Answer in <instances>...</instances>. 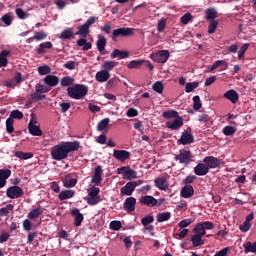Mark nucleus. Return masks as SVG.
Returning <instances> with one entry per match:
<instances>
[{"label":"nucleus","mask_w":256,"mask_h":256,"mask_svg":"<svg viewBox=\"0 0 256 256\" xmlns=\"http://www.w3.org/2000/svg\"><path fill=\"white\" fill-rule=\"evenodd\" d=\"M79 147H81L79 141L58 144L51 148V157L54 161H63V159H67L69 153L79 151Z\"/></svg>","instance_id":"1"},{"label":"nucleus","mask_w":256,"mask_h":256,"mask_svg":"<svg viewBox=\"0 0 256 256\" xmlns=\"http://www.w3.org/2000/svg\"><path fill=\"white\" fill-rule=\"evenodd\" d=\"M67 93L70 99H76L77 101H79L80 99H84L85 97H87V93H89V88L83 84H75L67 88Z\"/></svg>","instance_id":"2"},{"label":"nucleus","mask_w":256,"mask_h":256,"mask_svg":"<svg viewBox=\"0 0 256 256\" xmlns=\"http://www.w3.org/2000/svg\"><path fill=\"white\" fill-rule=\"evenodd\" d=\"M97 21H99V17L90 16L87 19V21L78 28L76 35H80L81 37H87V35H89V33H91V30H89L91 25H95V23H97Z\"/></svg>","instance_id":"3"},{"label":"nucleus","mask_w":256,"mask_h":256,"mask_svg":"<svg viewBox=\"0 0 256 256\" xmlns=\"http://www.w3.org/2000/svg\"><path fill=\"white\" fill-rule=\"evenodd\" d=\"M174 161H178L182 165H189L193 161V153L191 150L180 149L179 154L174 157Z\"/></svg>","instance_id":"4"},{"label":"nucleus","mask_w":256,"mask_h":256,"mask_svg":"<svg viewBox=\"0 0 256 256\" xmlns=\"http://www.w3.org/2000/svg\"><path fill=\"white\" fill-rule=\"evenodd\" d=\"M206 167L209 169H218L219 167H225V161L214 156H206L203 159Z\"/></svg>","instance_id":"5"},{"label":"nucleus","mask_w":256,"mask_h":256,"mask_svg":"<svg viewBox=\"0 0 256 256\" xmlns=\"http://www.w3.org/2000/svg\"><path fill=\"white\" fill-rule=\"evenodd\" d=\"M134 33V28H118L112 31L111 39L112 41H117L119 37H131Z\"/></svg>","instance_id":"6"},{"label":"nucleus","mask_w":256,"mask_h":256,"mask_svg":"<svg viewBox=\"0 0 256 256\" xmlns=\"http://www.w3.org/2000/svg\"><path fill=\"white\" fill-rule=\"evenodd\" d=\"M100 191L101 190L95 186L88 189V205H97L98 203H101V197H99Z\"/></svg>","instance_id":"7"},{"label":"nucleus","mask_w":256,"mask_h":256,"mask_svg":"<svg viewBox=\"0 0 256 256\" xmlns=\"http://www.w3.org/2000/svg\"><path fill=\"white\" fill-rule=\"evenodd\" d=\"M169 56V50H160L156 53H152L150 55V58L156 63H167V61L169 60Z\"/></svg>","instance_id":"8"},{"label":"nucleus","mask_w":256,"mask_h":256,"mask_svg":"<svg viewBox=\"0 0 256 256\" xmlns=\"http://www.w3.org/2000/svg\"><path fill=\"white\" fill-rule=\"evenodd\" d=\"M195 141L193 134L191 133V128H187L181 134L180 139L177 141L178 145H191Z\"/></svg>","instance_id":"9"},{"label":"nucleus","mask_w":256,"mask_h":256,"mask_svg":"<svg viewBox=\"0 0 256 256\" xmlns=\"http://www.w3.org/2000/svg\"><path fill=\"white\" fill-rule=\"evenodd\" d=\"M6 195L9 199H19V197H23L24 195L23 188L19 186H11L7 189Z\"/></svg>","instance_id":"10"},{"label":"nucleus","mask_w":256,"mask_h":256,"mask_svg":"<svg viewBox=\"0 0 256 256\" xmlns=\"http://www.w3.org/2000/svg\"><path fill=\"white\" fill-rule=\"evenodd\" d=\"M113 157L114 159H117V161L125 163L127 159H131V153L127 150H114Z\"/></svg>","instance_id":"11"},{"label":"nucleus","mask_w":256,"mask_h":256,"mask_svg":"<svg viewBox=\"0 0 256 256\" xmlns=\"http://www.w3.org/2000/svg\"><path fill=\"white\" fill-rule=\"evenodd\" d=\"M155 187L160 191H167L169 189V182H167V176H159L154 180Z\"/></svg>","instance_id":"12"},{"label":"nucleus","mask_w":256,"mask_h":256,"mask_svg":"<svg viewBox=\"0 0 256 256\" xmlns=\"http://www.w3.org/2000/svg\"><path fill=\"white\" fill-rule=\"evenodd\" d=\"M61 181L67 189H71L72 187H75L77 185V178H73V174L69 173L66 174L61 178Z\"/></svg>","instance_id":"13"},{"label":"nucleus","mask_w":256,"mask_h":256,"mask_svg":"<svg viewBox=\"0 0 256 256\" xmlns=\"http://www.w3.org/2000/svg\"><path fill=\"white\" fill-rule=\"evenodd\" d=\"M140 203L141 205H146V207H159V205H161L158 204V201L155 199V197L150 195H146L140 198Z\"/></svg>","instance_id":"14"},{"label":"nucleus","mask_w":256,"mask_h":256,"mask_svg":"<svg viewBox=\"0 0 256 256\" xmlns=\"http://www.w3.org/2000/svg\"><path fill=\"white\" fill-rule=\"evenodd\" d=\"M137 205V199L135 197H128L125 199L123 207L127 213H133L135 211V206Z\"/></svg>","instance_id":"15"},{"label":"nucleus","mask_w":256,"mask_h":256,"mask_svg":"<svg viewBox=\"0 0 256 256\" xmlns=\"http://www.w3.org/2000/svg\"><path fill=\"white\" fill-rule=\"evenodd\" d=\"M183 125V117L178 116L173 121L166 122V127L168 129H171V131H177L178 129H181V126Z\"/></svg>","instance_id":"16"},{"label":"nucleus","mask_w":256,"mask_h":256,"mask_svg":"<svg viewBox=\"0 0 256 256\" xmlns=\"http://www.w3.org/2000/svg\"><path fill=\"white\" fill-rule=\"evenodd\" d=\"M194 173H195V175H197L198 177H204V175H207V173H209V167H207V164H205V162H203V163H198V164L194 167Z\"/></svg>","instance_id":"17"},{"label":"nucleus","mask_w":256,"mask_h":256,"mask_svg":"<svg viewBox=\"0 0 256 256\" xmlns=\"http://www.w3.org/2000/svg\"><path fill=\"white\" fill-rule=\"evenodd\" d=\"M220 71H227V68L229 67V63L225 60H216L212 66H209L208 69L210 72L215 71V69H219Z\"/></svg>","instance_id":"18"},{"label":"nucleus","mask_w":256,"mask_h":256,"mask_svg":"<svg viewBox=\"0 0 256 256\" xmlns=\"http://www.w3.org/2000/svg\"><path fill=\"white\" fill-rule=\"evenodd\" d=\"M137 188V184L135 182H128L124 187L121 188L120 194L131 196L133 195V192Z\"/></svg>","instance_id":"19"},{"label":"nucleus","mask_w":256,"mask_h":256,"mask_svg":"<svg viewBox=\"0 0 256 256\" xmlns=\"http://www.w3.org/2000/svg\"><path fill=\"white\" fill-rule=\"evenodd\" d=\"M224 99H228L233 105L239 101V93L235 91L234 89L228 90L223 95Z\"/></svg>","instance_id":"20"},{"label":"nucleus","mask_w":256,"mask_h":256,"mask_svg":"<svg viewBox=\"0 0 256 256\" xmlns=\"http://www.w3.org/2000/svg\"><path fill=\"white\" fill-rule=\"evenodd\" d=\"M180 195L183 199H191L195 195V189L191 185L182 187Z\"/></svg>","instance_id":"21"},{"label":"nucleus","mask_w":256,"mask_h":256,"mask_svg":"<svg viewBox=\"0 0 256 256\" xmlns=\"http://www.w3.org/2000/svg\"><path fill=\"white\" fill-rule=\"evenodd\" d=\"M101 181H103V167L97 166L94 170L92 183H94L95 185H99L101 184Z\"/></svg>","instance_id":"22"},{"label":"nucleus","mask_w":256,"mask_h":256,"mask_svg":"<svg viewBox=\"0 0 256 256\" xmlns=\"http://www.w3.org/2000/svg\"><path fill=\"white\" fill-rule=\"evenodd\" d=\"M28 131L30 135H33L34 137H41L43 135V130L35 124H33V120H30L28 124Z\"/></svg>","instance_id":"23"},{"label":"nucleus","mask_w":256,"mask_h":256,"mask_svg":"<svg viewBox=\"0 0 256 256\" xmlns=\"http://www.w3.org/2000/svg\"><path fill=\"white\" fill-rule=\"evenodd\" d=\"M111 59H128L129 51L114 49L110 54Z\"/></svg>","instance_id":"24"},{"label":"nucleus","mask_w":256,"mask_h":256,"mask_svg":"<svg viewBox=\"0 0 256 256\" xmlns=\"http://www.w3.org/2000/svg\"><path fill=\"white\" fill-rule=\"evenodd\" d=\"M72 217H74V225L75 227H81L83 223V214L79 211V209L75 208L71 211Z\"/></svg>","instance_id":"25"},{"label":"nucleus","mask_w":256,"mask_h":256,"mask_svg":"<svg viewBox=\"0 0 256 256\" xmlns=\"http://www.w3.org/2000/svg\"><path fill=\"white\" fill-rule=\"evenodd\" d=\"M44 83L48 87H57V85H59V77H57L53 74L47 75L44 78Z\"/></svg>","instance_id":"26"},{"label":"nucleus","mask_w":256,"mask_h":256,"mask_svg":"<svg viewBox=\"0 0 256 256\" xmlns=\"http://www.w3.org/2000/svg\"><path fill=\"white\" fill-rule=\"evenodd\" d=\"M109 77H111V74L105 70H102L96 73L95 79L98 81V83H105L106 81H109Z\"/></svg>","instance_id":"27"},{"label":"nucleus","mask_w":256,"mask_h":256,"mask_svg":"<svg viewBox=\"0 0 256 256\" xmlns=\"http://www.w3.org/2000/svg\"><path fill=\"white\" fill-rule=\"evenodd\" d=\"M73 197H75V190H63L58 195V199L60 201H65L67 199H73Z\"/></svg>","instance_id":"28"},{"label":"nucleus","mask_w":256,"mask_h":256,"mask_svg":"<svg viewBox=\"0 0 256 256\" xmlns=\"http://www.w3.org/2000/svg\"><path fill=\"white\" fill-rule=\"evenodd\" d=\"M205 15H206V21H215L217 17H219L217 10L213 7L206 9Z\"/></svg>","instance_id":"29"},{"label":"nucleus","mask_w":256,"mask_h":256,"mask_svg":"<svg viewBox=\"0 0 256 256\" xmlns=\"http://www.w3.org/2000/svg\"><path fill=\"white\" fill-rule=\"evenodd\" d=\"M53 48V43L47 41L43 42L39 45V47L36 49V53L38 55H43L46 53L45 49H52Z\"/></svg>","instance_id":"30"},{"label":"nucleus","mask_w":256,"mask_h":256,"mask_svg":"<svg viewBox=\"0 0 256 256\" xmlns=\"http://www.w3.org/2000/svg\"><path fill=\"white\" fill-rule=\"evenodd\" d=\"M43 211V207L38 206L37 208L33 209L28 213V218L31 220L37 219L38 217H41V215H43Z\"/></svg>","instance_id":"31"},{"label":"nucleus","mask_w":256,"mask_h":256,"mask_svg":"<svg viewBox=\"0 0 256 256\" xmlns=\"http://www.w3.org/2000/svg\"><path fill=\"white\" fill-rule=\"evenodd\" d=\"M192 247H201V245H205V241L203 240V236L198 234H194L191 237Z\"/></svg>","instance_id":"32"},{"label":"nucleus","mask_w":256,"mask_h":256,"mask_svg":"<svg viewBox=\"0 0 256 256\" xmlns=\"http://www.w3.org/2000/svg\"><path fill=\"white\" fill-rule=\"evenodd\" d=\"M78 47H82V51H89L93 47L91 42H87V39L80 38L77 40Z\"/></svg>","instance_id":"33"},{"label":"nucleus","mask_w":256,"mask_h":256,"mask_svg":"<svg viewBox=\"0 0 256 256\" xmlns=\"http://www.w3.org/2000/svg\"><path fill=\"white\" fill-rule=\"evenodd\" d=\"M10 54L11 52L8 50H2L0 52V68L7 67V63H8L7 57H9Z\"/></svg>","instance_id":"34"},{"label":"nucleus","mask_w":256,"mask_h":256,"mask_svg":"<svg viewBox=\"0 0 256 256\" xmlns=\"http://www.w3.org/2000/svg\"><path fill=\"white\" fill-rule=\"evenodd\" d=\"M60 39L63 41L67 39H75V34H73V29L67 28L61 32Z\"/></svg>","instance_id":"35"},{"label":"nucleus","mask_w":256,"mask_h":256,"mask_svg":"<svg viewBox=\"0 0 256 256\" xmlns=\"http://www.w3.org/2000/svg\"><path fill=\"white\" fill-rule=\"evenodd\" d=\"M118 65H119V62L105 61L102 64V69H104V71H107L109 73V71H113V69H115V67H117Z\"/></svg>","instance_id":"36"},{"label":"nucleus","mask_w":256,"mask_h":256,"mask_svg":"<svg viewBox=\"0 0 256 256\" xmlns=\"http://www.w3.org/2000/svg\"><path fill=\"white\" fill-rule=\"evenodd\" d=\"M244 253H256V242L251 243L249 241L243 244Z\"/></svg>","instance_id":"37"},{"label":"nucleus","mask_w":256,"mask_h":256,"mask_svg":"<svg viewBox=\"0 0 256 256\" xmlns=\"http://www.w3.org/2000/svg\"><path fill=\"white\" fill-rule=\"evenodd\" d=\"M15 157H17L18 159H23L24 161H27V159H33V153L17 151L15 152Z\"/></svg>","instance_id":"38"},{"label":"nucleus","mask_w":256,"mask_h":256,"mask_svg":"<svg viewBox=\"0 0 256 256\" xmlns=\"http://www.w3.org/2000/svg\"><path fill=\"white\" fill-rule=\"evenodd\" d=\"M193 233H195V235H200L201 237H205V234H206L207 232L205 231V228H204L202 222L198 223V224L193 228Z\"/></svg>","instance_id":"39"},{"label":"nucleus","mask_w":256,"mask_h":256,"mask_svg":"<svg viewBox=\"0 0 256 256\" xmlns=\"http://www.w3.org/2000/svg\"><path fill=\"white\" fill-rule=\"evenodd\" d=\"M162 117L164 119H176L177 117H179V112H177L176 110H168L162 113Z\"/></svg>","instance_id":"40"},{"label":"nucleus","mask_w":256,"mask_h":256,"mask_svg":"<svg viewBox=\"0 0 256 256\" xmlns=\"http://www.w3.org/2000/svg\"><path fill=\"white\" fill-rule=\"evenodd\" d=\"M73 83H75V78H73L71 76L63 77L60 81V85L62 87H69V86L73 85Z\"/></svg>","instance_id":"41"},{"label":"nucleus","mask_w":256,"mask_h":256,"mask_svg":"<svg viewBox=\"0 0 256 256\" xmlns=\"http://www.w3.org/2000/svg\"><path fill=\"white\" fill-rule=\"evenodd\" d=\"M171 219V212H162L157 215V222L164 223V221H169Z\"/></svg>","instance_id":"42"},{"label":"nucleus","mask_w":256,"mask_h":256,"mask_svg":"<svg viewBox=\"0 0 256 256\" xmlns=\"http://www.w3.org/2000/svg\"><path fill=\"white\" fill-rule=\"evenodd\" d=\"M217 27H219V21L210 20L209 25H208L209 35H213V33H215V31H217Z\"/></svg>","instance_id":"43"},{"label":"nucleus","mask_w":256,"mask_h":256,"mask_svg":"<svg viewBox=\"0 0 256 256\" xmlns=\"http://www.w3.org/2000/svg\"><path fill=\"white\" fill-rule=\"evenodd\" d=\"M15 206L13 204H7L5 207L0 209V217H7L9 215V211H13Z\"/></svg>","instance_id":"44"},{"label":"nucleus","mask_w":256,"mask_h":256,"mask_svg":"<svg viewBox=\"0 0 256 256\" xmlns=\"http://www.w3.org/2000/svg\"><path fill=\"white\" fill-rule=\"evenodd\" d=\"M96 45H97V49H98V51L101 53V52H103V51H105V46L107 45V38H105V37H101V38H99L98 40H97V43H96Z\"/></svg>","instance_id":"45"},{"label":"nucleus","mask_w":256,"mask_h":256,"mask_svg":"<svg viewBox=\"0 0 256 256\" xmlns=\"http://www.w3.org/2000/svg\"><path fill=\"white\" fill-rule=\"evenodd\" d=\"M197 87H199L198 81L188 82V83H186V86H185V92L192 93V91H195V89H197Z\"/></svg>","instance_id":"46"},{"label":"nucleus","mask_w":256,"mask_h":256,"mask_svg":"<svg viewBox=\"0 0 256 256\" xmlns=\"http://www.w3.org/2000/svg\"><path fill=\"white\" fill-rule=\"evenodd\" d=\"M145 63V60H132L128 65V69H141V65Z\"/></svg>","instance_id":"47"},{"label":"nucleus","mask_w":256,"mask_h":256,"mask_svg":"<svg viewBox=\"0 0 256 256\" xmlns=\"http://www.w3.org/2000/svg\"><path fill=\"white\" fill-rule=\"evenodd\" d=\"M222 133L226 136V137H232V135L234 133H237V129L233 126H225L222 130Z\"/></svg>","instance_id":"48"},{"label":"nucleus","mask_w":256,"mask_h":256,"mask_svg":"<svg viewBox=\"0 0 256 256\" xmlns=\"http://www.w3.org/2000/svg\"><path fill=\"white\" fill-rule=\"evenodd\" d=\"M124 179H126L127 181H131L132 179H137V171L131 169V167L128 166V170L126 172Z\"/></svg>","instance_id":"49"},{"label":"nucleus","mask_w":256,"mask_h":256,"mask_svg":"<svg viewBox=\"0 0 256 256\" xmlns=\"http://www.w3.org/2000/svg\"><path fill=\"white\" fill-rule=\"evenodd\" d=\"M11 177L10 169H0V181H7Z\"/></svg>","instance_id":"50"},{"label":"nucleus","mask_w":256,"mask_h":256,"mask_svg":"<svg viewBox=\"0 0 256 256\" xmlns=\"http://www.w3.org/2000/svg\"><path fill=\"white\" fill-rule=\"evenodd\" d=\"M192 101H193L194 111H199V109H201V107H203V104L201 103V97L194 96Z\"/></svg>","instance_id":"51"},{"label":"nucleus","mask_w":256,"mask_h":256,"mask_svg":"<svg viewBox=\"0 0 256 256\" xmlns=\"http://www.w3.org/2000/svg\"><path fill=\"white\" fill-rule=\"evenodd\" d=\"M110 119L109 118H104L103 120H101L99 123H98V126H97V129L99 131H105V129H107L109 123H110Z\"/></svg>","instance_id":"52"},{"label":"nucleus","mask_w":256,"mask_h":256,"mask_svg":"<svg viewBox=\"0 0 256 256\" xmlns=\"http://www.w3.org/2000/svg\"><path fill=\"white\" fill-rule=\"evenodd\" d=\"M152 89L153 91H155L156 93H159V95H161V93H163V82L161 81H157L152 85Z\"/></svg>","instance_id":"53"},{"label":"nucleus","mask_w":256,"mask_h":256,"mask_svg":"<svg viewBox=\"0 0 256 256\" xmlns=\"http://www.w3.org/2000/svg\"><path fill=\"white\" fill-rule=\"evenodd\" d=\"M36 93H49L51 91V88L48 86H43V84L38 83L35 86Z\"/></svg>","instance_id":"54"},{"label":"nucleus","mask_w":256,"mask_h":256,"mask_svg":"<svg viewBox=\"0 0 256 256\" xmlns=\"http://www.w3.org/2000/svg\"><path fill=\"white\" fill-rule=\"evenodd\" d=\"M249 49V43H245L241 46L240 50L238 51V59L241 61L245 57V53Z\"/></svg>","instance_id":"55"},{"label":"nucleus","mask_w":256,"mask_h":256,"mask_svg":"<svg viewBox=\"0 0 256 256\" xmlns=\"http://www.w3.org/2000/svg\"><path fill=\"white\" fill-rule=\"evenodd\" d=\"M39 75H49L51 73V67L48 65H43L37 68Z\"/></svg>","instance_id":"56"},{"label":"nucleus","mask_w":256,"mask_h":256,"mask_svg":"<svg viewBox=\"0 0 256 256\" xmlns=\"http://www.w3.org/2000/svg\"><path fill=\"white\" fill-rule=\"evenodd\" d=\"M193 221H195V220L192 218L181 220L178 223V227H180V229H186L185 227H189V225H191V223H193Z\"/></svg>","instance_id":"57"},{"label":"nucleus","mask_w":256,"mask_h":256,"mask_svg":"<svg viewBox=\"0 0 256 256\" xmlns=\"http://www.w3.org/2000/svg\"><path fill=\"white\" fill-rule=\"evenodd\" d=\"M13 123H15L13 118H8L6 120V131H7V133H13V131H15V128L13 127Z\"/></svg>","instance_id":"58"},{"label":"nucleus","mask_w":256,"mask_h":256,"mask_svg":"<svg viewBox=\"0 0 256 256\" xmlns=\"http://www.w3.org/2000/svg\"><path fill=\"white\" fill-rule=\"evenodd\" d=\"M155 221V218L152 215H147L141 219V223L144 227H147V225L153 223Z\"/></svg>","instance_id":"59"},{"label":"nucleus","mask_w":256,"mask_h":256,"mask_svg":"<svg viewBox=\"0 0 256 256\" xmlns=\"http://www.w3.org/2000/svg\"><path fill=\"white\" fill-rule=\"evenodd\" d=\"M167 27V20L165 18H162L158 21L157 29L160 33H163L165 31V28Z\"/></svg>","instance_id":"60"},{"label":"nucleus","mask_w":256,"mask_h":256,"mask_svg":"<svg viewBox=\"0 0 256 256\" xmlns=\"http://www.w3.org/2000/svg\"><path fill=\"white\" fill-rule=\"evenodd\" d=\"M122 227V224H121V221L119 220H113L110 222V229L112 231H119V229H121Z\"/></svg>","instance_id":"61"},{"label":"nucleus","mask_w":256,"mask_h":256,"mask_svg":"<svg viewBox=\"0 0 256 256\" xmlns=\"http://www.w3.org/2000/svg\"><path fill=\"white\" fill-rule=\"evenodd\" d=\"M15 13L18 19H27L29 17V14L23 11V8H16Z\"/></svg>","instance_id":"62"},{"label":"nucleus","mask_w":256,"mask_h":256,"mask_svg":"<svg viewBox=\"0 0 256 256\" xmlns=\"http://www.w3.org/2000/svg\"><path fill=\"white\" fill-rule=\"evenodd\" d=\"M35 41H44V39H47V33L40 31L36 32L34 35Z\"/></svg>","instance_id":"63"},{"label":"nucleus","mask_w":256,"mask_h":256,"mask_svg":"<svg viewBox=\"0 0 256 256\" xmlns=\"http://www.w3.org/2000/svg\"><path fill=\"white\" fill-rule=\"evenodd\" d=\"M11 119H22L23 118V112L19 110H13L10 114Z\"/></svg>","instance_id":"64"}]
</instances>
